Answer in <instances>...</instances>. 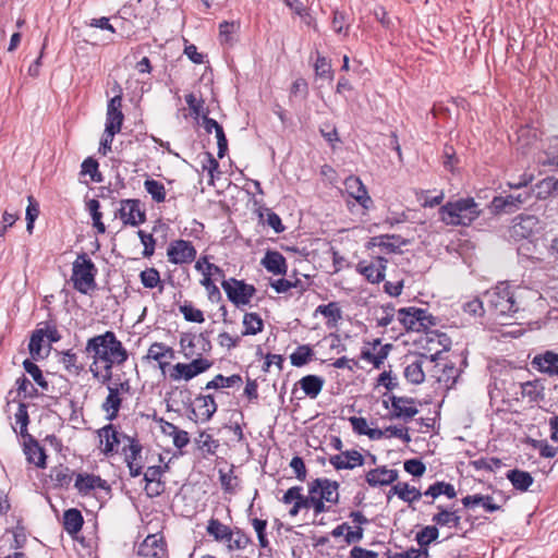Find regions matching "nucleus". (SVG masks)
<instances>
[{
	"mask_svg": "<svg viewBox=\"0 0 558 558\" xmlns=\"http://www.w3.org/2000/svg\"><path fill=\"white\" fill-rule=\"evenodd\" d=\"M531 364L542 373L558 374V354L551 351L534 356Z\"/></svg>",
	"mask_w": 558,
	"mask_h": 558,
	"instance_id": "a878e982",
	"label": "nucleus"
},
{
	"mask_svg": "<svg viewBox=\"0 0 558 558\" xmlns=\"http://www.w3.org/2000/svg\"><path fill=\"white\" fill-rule=\"evenodd\" d=\"M144 187L155 202H157V203L165 202L166 189L161 182L154 180V179H147L144 182Z\"/></svg>",
	"mask_w": 558,
	"mask_h": 558,
	"instance_id": "a18cd8bd",
	"label": "nucleus"
},
{
	"mask_svg": "<svg viewBox=\"0 0 558 558\" xmlns=\"http://www.w3.org/2000/svg\"><path fill=\"white\" fill-rule=\"evenodd\" d=\"M299 385L306 396L314 399L320 393L324 379L316 375H307L299 380Z\"/></svg>",
	"mask_w": 558,
	"mask_h": 558,
	"instance_id": "2f4dec72",
	"label": "nucleus"
},
{
	"mask_svg": "<svg viewBox=\"0 0 558 558\" xmlns=\"http://www.w3.org/2000/svg\"><path fill=\"white\" fill-rule=\"evenodd\" d=\"M485 305L497 317L511 316L520 310L518 295L506 283H499L484 293Z\"/></svg>",
	"mask_w": 558,
	"mask_h": 558,
	"instance_id": "7ed1b4c3",
	"label": "nucleus"
},
{
	"mask_svg": "<svg viewBox=\"0 0 558 558\" xmlns=\"http://www.w3.org/2000/svg\"><path fill=\"white\" fill-rule=\"evenodd\" d=\"M17 392L23 398H34L37 393V389L25 376L16 379Z\"/></svg>",
	"mask_w": 558,
	"mask_h": 558,
	"instance_id": "e2e57ef3",
	"label": "nucleus"
},
{
	"mask_svg": "<svg viewBox=\"0 0 558 558\" xmlns=\"http://www.w3.org/2000/svg\"><path fill=\"white\" fill-rule=\"evenodd\" d=\"M315 313H319L326 317L328 319L327 325L329 327H335L341 319V308L336 302H330L328 304L317 306Z\"/></svg>",
	"mask_w": 558,
	"mask_h": 558,
	"instance_id": "4c0bfd02",
	"label": "nucleus"
},
{
	"mask_svg": "<svg viewBox=\"0 0 558 558\" xmlns=\"http://www.w3.org/2000/svg\"><path fill=\"white\" fill-rule=\"evenodd\" d=\"M124 116L122 111H107L106 113V131H109V135H116L120 132Z\"/></svg>",
	"mask_w": 558,
	"mask_h": 558,
	"instance_id": "09e8293b",
	"label": "nucleus"
},
{
	"mask_svg": "<svg viewBox=\"0 0 558 558\" xmlns=\"http://www.w3.org/2000/svg\"><path fill=\"white\" fill-rule=\"evenodd\" d=\"M312 355L313 351L308 345H300L290 355L291 364L293 366L301 367L310 361Z\"/></svg>",
	"mask_w": 558,
	"mask_h": 558,
	"instance_id": "603ef678",
	"label": "nucleus"
},
{
	"mask_svg": "<svg viewBox=\"0 0 558 558\" xmlns=\"http://www.w3.org/2000/svg\"><path fill=\"white\" fill-rule=\"evenodd\" d=\"M98 436L100 439L101 451L105 454H111L118 451V446L121 442L126 444V440L123 438L124 434H120L116 430L114 426L109 424L104 426L98 430Z\"/></svg>",
	"mask_w": 558,
	"mask_h": 558,
	"instance_id": "6ab92c4d",
	"label": "nucleus"
},
{
	"mask_svg": "<svg viewBox=\"0 0 558 558\" xmlns=\"http://www.w3.org/2000/svg\"><path fill=\"white\" fill-rule=\"evenodd\" d=\"M397 318L407 330L421 331L435 325V318L423 308H401Z\"/></svg>",
	"mask_w": 558,
	"mask_h": 558,
	"instance_id": "423d86ee",
	"label": "nucleus"
},
{
	"mask_svg": "<svg viewBox=\"0 0 558 558\" xmlns=\"http://www.w3.org/2000/svg\"><path fill=\"white\" fill-rule=\"evenodd\" d=\"M180 345L186 359L197 357L198 352L196 351L195 341H192V335L183 336L180 340Z\"/></svg>",
	"mask_w": 558,
	"mask_h": 558,
	"instance_id": "774afa93",
	"label": "nucleus"
},
{
	"mask_svg": "<svg viewBox=\"0 0 558 558\" xmlns=\"http://www.w3.org/2000/svg\"><path fill=\"white\" fill-rule=\"evenodd\" d=\"M137 554L143 558H162L166 554L162 537L157 534L148 535L138 546Z\"/></svg>",
	"mask_w": 558,
	"mask_h": 558,
	"instance_id": "aec40b11",
	"label": "nucleus"
},
{
	"mask_svg": "<svg viewBox=\"0 0 558 558\" xmlns=\"http://www.w3.org/2000/svg\"><path fill=\"white\" fill-rule=\"evenodd\" d=\"M118 213L124 225L135 227L145 221V211L138 199H122Z\"/></svg>",
	"mask_w": 558,
	"mask_h": 558,
	"instance_id": "2eb2a0df",
	"label": "nucleus"
},
{
	"mask_svg": "<svg viewBox=\"0 0 558 558\" xmlns=\"http://www.w3.org/2000/svg\"><path fill=\"white\" fill-rule=\"evenodd\" d=\"M404 367V377L405 379L413 384L420 385L425 380L426 372H433L428 366L437 367L435 363H433V359L428 357L426 353H417L413 355L407 356Z\"/></svg>",
	"mask_w": 558,
	"mask_h": 558,
	"instance_id": "0eeeda50",
	"label": "nucleus"
},
{
	"mask_svg": "<svg viewBox=\"0 0 558 558\" xmlns=\"http://www.w3.org/2000/svg\"><path fill=\"white\" fill-rule=\"evenodd\" d=\"M206 533L215 542L222 544L229 554L245 549L251 542L250 537L241 530H232L215 518L208 521Z\"/></svg>",
	"mask_w": 558,
	"mask_h": 558,
	"instance_id": "20e7f679",
	"label": "nucleus"
},
{
	"mask_svg": "<svg viewBox=\"0 0 558 558\" xmlns=\"http://www.w3.org/2000/svg\"><path fill=\"white\" fill-rule=\"evenodd\" d=\"M401 244H404V242L400 241V238L395 235L374 236L369 241L371 246H378L387 252H395Z\"/></svg>",
	"mask_w": 558,
	"mask_h": 558,
	"instance_id": "ea45409f",
	"label": "nucleus"
},
{
	"mask_svg": "<svg viewBox=\"0 0 558 558\" xmlns=\"http://www.w3.org/2000/svg\"><path fill=\"white\" fill-rule=\"evenodd\" d=\"M168 260L174 265L190 264L196 257V248L190 241L173 240L167 248Z\"/></svg>",
	"mask_w": 558,
	"mask_h": 558,
	"instance_id": "9b49d317",
	"label": "nucleus"
},
{
	"mask_svg": "<svg viewBox=\"0 0 558 558\" xmlns=\"http://www.w3.org/2000/svg\"><path fill=\"white\" fill-rule=\"evenodd\" d=\"M308 486L314 488L316 499L323 505H328L331 508L332 505L339 502L338 482L328 478H316Z\"/></svg>",
	"mask_w": 558,
	"mask_h": 558,
	"instance_id": "ddd939ff",
	"label": "nucleus"
},
{
	"mask_svg": "<svg viewBox=\"0 0 558 558\" xmlns=\"http://www.w3.org/2000/svg\"><path fill=\"white\" fill-rule=\"evenodd\" d=\"M196 410H193L194 414L202 421H209L217 411V404L211 395L198 396L195 399Z\"/></svg>",
	"mask_w": 558,
	"mask_h": 558,
	"instance_id": "c85d7f7f",
	"label": "nucleus"
},
{
	"mask_svg": "<svg viewBox=\"0 0 558 558\" xmlns=\"http://www.w3.org/2000/svg\"><path fill=\"white\" fill-rule=\"evenodd\" d=\"M482 210L472 197L448 202L439 209L440 220L447 226H470Z\"/></svg>",
	"mask_w": 558,
	"mask_h": 558,
	"instance_id": "f03ea898",
	"label": "nucleus"
},
{
	"mask_svg": "<svg viewBox=\"0 0 558 558\" xmlns=\"http://www.w3.org/2000/svg\"><path fill=\"white\" fill-rule=\"evenodd\" d=\"M344 187L348 194L353 197L362 207H369L372 199L360 178L354 175L348 177L344 181Z\"/></svg>",
	"mask_w": 558,
	"mask_h": 558,
	"instance_id": "4be33fe9",
	"label": "nucleus"
},
{
	"mask_svg": "<svg viewBox=\"0 0 558 558\" xmlns=\"http://www.w3.org/2000/svg\"><path fill=\"white\" fill-rule=\"evenodd\" d=\"M85 352L93 359L89 371L101 384L110 383L113 366L124 364L129 357L122 342L109 330L88 339Z\"/></svg>",
	"mask_w": 558,
	"mask_h": 558,
	"instance_id": "f257e3e1",
	"label": "nucleus"
},
{
	"mask_svg": "<svg viewBox=\"0 0 558 558\" xmlns=\"http://www.w3.org/2000/svg\"><path fill=\"white\" fill-rule=\"evenodd\" d=\"M543 386L538 380L526 381L521 384V395L526 398L529 402L537 401L543 393Z\"/></svg>",
	"mask_w": 558,
	"mask_h": 558,
	"instance_id": "49530a36",
	"label": "nucleus"
},
{
	"mask_svg": "<svg viewBox=\"0 0 558 558\" xmlns=\"http://www.w3.org/2000/svg\"><path fill=\"white\" fill-rule=\"evenodd\" d=\"M27 460L38 468H44L46 464V453L43 447L36 440H31L25 444L24 448Z\"/></svg>",
	"mask_w": 558,
	"mask_h": 558,
	"instance_id": "f704fd0d",
	"label": "nucleus"
},
{
	"mask_svg": "<svg viewBox=\"0 0 558 558\" xmlns=\"http://www.w3.org/2000/svg\"><path fill=\"white\" fill-rule=\"evenodd\" d=\"M387 259L384 257H377L371 263L360 262L356 266L357 271L362 274L368 282L379 283L385 278V271L387 268Z\"/></svg>",
	"mask_w": 558,
	"mask_h": 558,
	"instance_id": "f3484780",
	"label": "nucleus"
},
{
	"mask_svg": "<svg viewBox=\"0 0 558 558\" xmlns=\"http://www.w3.org/2000/svg\"><path fill=\"white\" fill-rule=\"evenodd\" d=\"M97 268L93 260L85 254H80L73 262L71 281L73 287L82 294H89L97 287Z\"/></svg>",
	"mask_w": 558,
	"mask_h": 558,
	"instance_id": "39448f33",
	"label": "nucleus"
},
{
	"mask_svg": "<svg viewBox=\"0 0 558 558\" xmlns=\"http://www.w3.org/2000/svg\"><path fill=\"white\" fill-rule=\"evenodd\" d=\"M123 438L126 440V444H124L122 448V451L125 454V462L128 464L130 475L132 477H136L141 475L143 469L141 454L142 446L134 438H131L129 436H123Z\"/></svg>",
	"mask_w": 558,
	"mask_h": 558,
	"instance_id": "4468645a",
	"label": "nucleus"
},
{
	"mask_svg": "<svg viewBox=\"0 0 558 558\" xmlns=\"http://www.w3.org/2000/svg\"><path fill=\"white\" fill-rule=\"evenodd\" d=\"M260 264L274 275H286L288 268L286 258L277 251H267Z\"/></svg>",
	"mask_w": 558,
	"mask_h": 558,
	"instance_id": "bb28decb",
	"label": "nucleus"
},
{
	"mask_svg": "<svg viewBox=\"0 0 558 558\" xmlns=\"http://www.w3.org/2000/svg\"><path fill=\"white\" fill-rule=\"evenodd\" d=\"M438 536V529L435 525H427L416 534L415 541L421 547H426L432 542L436 541Z\"/></svg>",
	"mask_w": 558,
	"mask_h": 558,
	"instance_id": "8fccbe9b",
	"label": "nucleus"
},
{
	"mask_svg": "<svg viewBox=\"0 0 558 558\" xmlns=\"http://www.w3.org/2000/svg\"><path fill=\"white\" fill-rule=\"evenodd\" d=\"M75 487L80 494L83 495H87L96 488L109 490L107 482L94 474H78L75 481Z\"/></svg>",
	"mask_w": 558,
	"mask_h": 558,
	"instance_id": "393cba45",
	"label": "nucleus"
},
{
	"mask_svg": "<svg viewBox=\"0 0 558 558\" xmlns=\"http://www.w3.org/2000/svg\"><path fill=\"white\" fill-rule=\"evenodd\" d=\"M180 312L187 322L203 323L205 320L203 312L194 307L191 303H184L181 305Z\"/></svg>",
	"mask_w": 558,
	"mask_h": 558,
	"instance_id": "13d9d810",
	"label": "nucleus"
},
{
	"mask_svg": "<svg viewBox=\"0 0 558 558\" xmlns=\"http://www.w3.org/2000/svg\"><path fill=\"white\" fill-rule=\"evenodd\" d=\"M390 494L397 495L401 500L409 504L417 501L422 497V493L414 486H410L408 483H398L393 485Z\"/></svg>",
	"mask_w": 558,
	"mask_h": 558,
	"instance_id": "473e14b6",
	"label": "nucleus"
},
{
	"mask_svg": "<svg viewBox=\"0 0 558 558\" xmlns=\"http://www.w3.org/2000/svg\"><path fill=\"white\" fill-rule=\"evenodd\" d=\"M377 325L387 327L390 325L395 317V308L391 305H383L374 312Z\"/></svg>",
	"mask_w": 558,
	"mask_h": 558,
	"instance_id": "864d4df0",
	"label": "nucleus"
},
{
	"mask_svg": "<svg viewBox=\"0 0 558 558\" xmlns=\"http://www.w3.org/2000/svg\"><path fill=\"white\" fill-rule=\"evenodd\" d=\"M84 520L82 513L77 509H69L63 514V526L64 530L74 535L81 531Z\"/></svg>",
	"mask_w": 558,
	"mask_h": 558,
	"instance_id": "72a5a7b5",
	"label": "nucleus"
},
{
	"mask_svg": "<svg viewBox=\"0 0 558 558\" xmlns=\"http://www.w3.org/2000/svg\"><path fill=\"white\" fill-rule=\"evenodd\" d=\"M424 495L430 496L433 498H437L440 495H446L448 498L452 499L457 496V492L453 485H451L450 483L436 482L428 487Z\"/></svg>",
	"mask_w": 558,
	"mask_h": 558,
	"instance_id": "a19ab883",
	"label": "nucleus"
},
{
	"mask_svg": "<svg viewBox=\"0 0 558 558\" xmlns=\"http://www.w3.org/2000/svg\"><path fill=\"white\" fill-rule=\"evenodd\" d=\"M507 478L511 482L514 488L519 490H527L533 484V477L529 472L521 470H511L507 473Z\"/></svg>",
	"mask_w": 558,
	"mask_h": 558,
	"instance_id": "e433bc0d",
	"label": "nucleus"
},
{
	"mask_svg": "<svg viewBox=\"0 0 558 558\" xmlns=\"http://www.w3.org/2000/svg\"><path fill=\"white\" fill-rule=\"evenodd\" d=\"M315 490L314 488L308 487V495L304 496L301 494L299 504L301 506V509H310L313 508L315 515H318L320 513L327 512L330 510V507L328 505H323L319 502L318 499L315 497Z\"/></svg>",
	"mask_w": 558,
	"mask_h": 558,
	"instance_id": "c9c22d12",
	"label": "nucleus"
},
{
	"mask_svg": "<svg viewBox=\"0 0 558 558\" xmlns=\"http://www.w3.org/2000/svg\"><path fill=\"white\" fill-rule=\"evenodd\" d=\"M87 210L89 211L92 219H93V226L96 228L97 232L102 234L106 232V226L102 222V214L100 213V203L93 198L89 199L86 203Z\"/></svg>",
	"mask_w": 558,
	"mask_h": 558,
	"instance_id": "c03bdc74",
	"label": "nucleus"
},
{
	"mask_svg": "<svg viewBox=\"0 0 558 558\" xmlns=\"http://www.w3.org/2000/svg\"><path fill=\"white\" fill-rule=\"evenodd\" d=\"M388 348L389 345L380 347L377 353H373L371 350L364 349L361 352V359L372 363L375 368H380L388 355Z\"/></svg>",
	"mask_w": 558,
	"mask_h": 558,
	"instance_id": "de8ad7c7",
	"label": "nucleus"
},
{
	"mask_svg": "<svg viewBox=\"0 0 558 558\" xmlns=\"http://www.w3.org/2000/svg\"><path fill=\"white\" fill-rule=\"evenodd\" d=\"M461 501L465 508L482 506L487 512H495L500 509V507L494 502L492 496L468 495L463 497Z\"/></svg>",
	"mask_w": 558,
	"mask_h": 558,
	"instance_id": "c756f323",
	"label": "nucleus"
},
{
	"mask_svg": "<svg viewBox=\"0 0 558 558\" xmlns=\"http://www.w3.org/2000/svg\"><path fill=\"white\" fill-rule=\"evenodd\" d=\"M141 282L145 288L153 289L160 282V275L156 268H147L140 275Z\"/></svg>",
	"mask_w": 558,
	"mask_h": 558,
	"instance_id": "bf43d9fd",
	"label": "nucleus"
},
{
	"mask_svg": "<svg viewBox=\"0 0 558 558\" xmlns=\"http://www.w3.org/2000/svg\"><path fill=\"white\" fill-rule=\"evenodd\" d=\"M137 234H138L141 242L144 246L143 256L150 257L155 252V243H156L153 234L146 233L143 230H140L137 232Z\"/></svg>",
	"mask_w": 558,
	"mask_h": 558,
	"instance_id": "338daca9",
	"label": "nucleus"
},
{
	"mask_svg": "<svg viewBox=\"0 0 558 558\" xmlns=\"http://www.w3.org/2000/svg\"><path fill=\"white\" fill-rule=\"evenodd\" d=\"M23 366L26 373H28L36 384L45 390H48V381L44 378L40 368L32 361L25 360Z\"/></svg>",
	"mask_w": 558,
	"mask_h": 558,
	"instance_id": "5fc2aeb1",
	"label": "nucleus"
},
{
	"mask_svg": "<svg viewBox=\"0 0 558 558\" xmlns=\"http://www.w3.org/2000/svg\"><path fill=\"white\" fill-rule=\"evenodd\" d=\"M437 508L439 512L434 514L432 519L436 525L453 527H458L460 525L461 517L457 510H447L441 506H438Z\"/></svg>",
	"mask_w": 558,
	"mask_h": 558,
	"instance_id": "7c9ffc66",
	"label": "nucleus"
},
{
	"mask_svg": "<svg viewBox=\"0 0 558 558\" xmlns=\"http://www.w3.org/2000/svg\"><path fill=\"white\" fill-rule=\"evenodd\" d=\"M329 463L336 470H352L363 465L364 458L357 450H347L339 454L331 456Z\"/></svg>",
	"mask_w": 558,
	"mask_h": 558,
	"instance_id": "412c9836",
	"label": "nucleus"
},
{
	"mask_svg": "<svg viewBox=\"0 0 558 558\" xmlns=\"http://www.w3.org/2000/svg\"><path fill=\"white\" fill-rule=\"evenodd\" d=\"M174 351L162 342H154L147 351L146 359L160 362L163 359H173Z\"/></svg>",
	"mask_w": 558,
	"mask_h": 558,
	"instance_id": "58836bf2",
	"label": "nucleus"
},
{
	"mask_svg": "<svg viewBox=\"0 0 558 558\" xmlns=\"http://www.w3.org/2000/svg\"><path fill=\"white\" fill-rule=\"evenodd\" d=\"M15 424L20 425V435L22 437L28 436L27 426L29 423V416L27 412V405L19 403L17 411L14 414Z\"/></svg>",
	"mask_w": 558,
	"mask_h": 558,
	"instance_id": "6e6d98bb",
	"label": "nucleus"
},
{
	"mask_svg": "<svg viewBox=\"0 0 558 558\" xmlns=\"http://www.w3.org/2000/svg\"><path fill=\"white\" fill-rule=\"evenodd\" d=\"M50 477L58 486L63 487L71 483L72 472L69 468L60 465L51 470Z\"/></svg>",
	"mask_w": 558,
	"mask_h": 558,
	"instance_id": "3c124183",
	"label": "nucleus"
},
{
	"mask_svg": "<svg viewBox=\"0 0 558 558\" xmlns=\"http://www.w3.org/2000/svg\"><path fill=\"white\" fill-rule=\"evenodd\" d=\"M398 478V471L380 466L373 469L366 473L365 480L369 486H385L392 484Z\"/></svg>",
	"mask_w": 558,
	"mask_h": 558,
	"instance_id": "b1692460",
	"label": "nucleus"
},
{
	"mask_svg": "<svg viewBox=\"0 0 558 558\" xmlns=\"http://www.w3.org/2000/svg\"><path fill=\"white\" fill-rule=\"evenodd\" d=\"M203 126L206 130V132L216 133L217 137V144H218V157L222 158L228 149V141L225 135L222 126L214 119L204 117L203 119Z\"/></svg>",
	"mask_w": 558,
	"mask_h": 558,
	"instance_id": "cd10ccee",
	"label": "nucleus"
},
{
	"mask_svg": "<svg viewBox=\"0 0 558 558\" xmlns=\"http://www.w3.org/2000/svg\"><path fill=\"white\" fill-rule=\"evenodd\" d=\"M108 396L101 404V409L106 412V417L109 421L117 418L119 410L121 408L122 399L120 393H128L131 389L129 380L113 381L108 384Z\"/></svg>",
	"mask_w": 558,
	"mask_h": 558,
	"instance_id": "9d476101",
	"label": "nucleus"
},
{
	"mask_svg": "<svg viewBox=\"0 0 558 558\" xmlns=\"http://www.w3.org/2000/svg\"><path fill=\"white\" fill-rule=\"evenodd\" d=\"M82 173L88 174L94 182H101V175L98 172V162L93 158H87L83 161Z\"/></svg>",
	"mask_w": 558,
	"mask_h": 558,
	"instance_id": "0e129e2a",
	"label": "nucleus"
},
{
	"mask_svg": "<svg viewBox=\"0 0 558 558\" xmlns=\"http://www.w3.org/2000/svg\"><path fill=\"white\" fill-rule=\"evenodd\" d=\"M213 366V362L204 357H193L190 363H177L171 366L169 377L173 381H189L197 375L205 373Z\"/></svg>",
	"mask_w": 558,
	"mask_h": 558,
	"instance_id": "1a4fd4ad",
	"label": "nucleus"
},
{
	"mask_svg": "<svg viewBox=\"0 0 558 558\" xmlns=\"http://www.w3.org/2000/svg\"><path fill=\"white\" fill-rule=\"evenodd\" d=\"M530 197L529 193H520L518 195L495 196L490 202V210L493 214H511L519 209L520 205L525 203Z\"/></svg>",
	"mask_w": 558,
	"mask_h": 558,
	"instance_id": "dca6fc26",
	"label": "nucleus"
},
{
	"mask_svg": "<svg viewBox=\"0 0 558 558\" xmlns=\"http://www.w3.org/2000/svg\"><path fill=\"white\" fill-rule=\"evenodd\" d=\"M241 383L242 378L240 375H231L229 377H225L219 374L206 384L205 389L229 388Z\"/></svg>",
	"mask_w": 558,
	"mask_h": 558,
	"instance_id": "37998d69",
	"label": "nucleus"
},
{
	"mask_svg": "<svg viewBox=\"0 0 558 558\" xmlns=\"http://www.w3.org/2000/svg\"><path fill=\"white\" fill-rule=\"evenodd\" d=\"M314 69L317 76L328 78L330 81L333 78L331 65L325 57H317L316 62L314 64Z\"/></svg>",
	"mask_w": 558,
	"mask_h": 558,
	"instance_id": "052dcab7",
	"label": "nucleus"
},
{
	"mask_svg": "<svg viewBox=\"0 0 558 558\" xmlns=\"http://www.w3.org/2000/svg\"><path fill=\"white\" fill-rule=\"evenodd\" d=\"M195 269L203 275V278L205 276L213 277L215 275H222V270L215 264L209 263L207 256H203L196 262Z\"/></svg>",
	"mask_w": 558,
	"mask_h": 558,
	"instance_id": "4d7b16f0",
	"label": "nucleus"
},
{
	"mask_svg": "<svg viewBox=\"0 0 558 558\" xmlns=\"http://www.w3.org/2000/svg\"><path fill=\"white\" fill-rule=\"evenodd\" d=\"M222 288L229 300L235 305H246L255 293V288L236 279L225 280Z\"/></svg>",
	"mask_w": 558,
	"mask_h": 558,
	"instance_id": "f8f14e48",
	"label": "nucleus"
},
{
	"mask_svg": "<svg viewBox=\"0 0 558 558\" xmlns=\"http://www.w3.org/2000/svg\"><path fill=\"white\" fill-rule=\"evenodd\" d=\"M44 332L41 330L36 329L31 337L28 349L31 355L36 359L37 356H40L41 353V344L44 341Z\"/></svg>",
	"mask_w": 558,
	"mask_h": 558,
	"instance_id": "69168bd1",
	"label": "nucleus"
},
{
	"mask_svg": "<svg viewBox=\"0 0 558 558\" xmlns=\"http://www.w3.org/2000/svg\"><path fill=\"white\" fill-rule=\"evenodd\" d=\"M392 417L410 420L414 417L418 410L415 407V401L412 398L405 397H391Z\"/></svg>",
	"mask_w": 558,
	"mask_h": 558,
	"instance_id": "5701e85b",
	"label": "nucleus"
},
{
	"mask_svg": "<svg viewBox=\"0 0 558 558\" xmlns=\"http://www.w3.org/2000/svg\"><path fill=\"white\" fill-rule=\"evenodd\" d=\"M537 225V218L534 216H519L509 229V236L514 241L527 239L533 234Z\"/></svg>",
	"mask_w": 558,
	"mask_h": 558,
	"instance_id": "a211bd4d",
	"label": "nucleus"
},
{
	"mask_svg": "<svg viewBox=\"0 0 558 558\" xmlns=\"http://www.w3.org/2000/svg\"><path fill=\"white\" fill-rule=\"evenodd\" d=\"M243 335H256L263 330V319L256 313H246L243 317Z\"/></svg>",
	"mask_w": 558,
	"mask_h": 558,
	"instance_id": "79ce46f5",
	"label": "nucleus"
},
{
	"mask_svg": "<svg viewBox=\"0 0 558 558\" xmlns=\"http://www.w3.org/2000/svg\"><path fill=\"white\" fill-rule=\"evenodd\" d=\"M252 525L257 534L258 543L262 548H267L269 541L266 536L267 521L258 518L252 519Z\"/></svg>",
	"mask_w": 558,
	"mask_h": 558,
	"instance_id": "680f3d73",
	"label": "nucleus"
},
{
	"mask_svg": "<svg viewBox=\"0 0 558 558\" xmlns=\"http://www.w3.org/2000/svg\"><path fill=\"white\" fill-rule=\"evenodd\" d=\"M415 343L422 350L421 353H426L428 357L433 359V363H435L438 361L440 354L449 349L450 339L445 333L426 331L415 340Z\"/></svg>",
	"mask_w": 558,
	"mask_h": 558,
	"instance_id": "6e6552de",
	"label": "nucleus"
}]
</instances>
